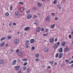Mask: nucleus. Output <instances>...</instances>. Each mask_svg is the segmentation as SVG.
<instances>
[{
  "label": "nucleus",
  "instance_id": "ddd939ff",
  "mask_svg": "<svg viewBox=\"0 0 73 73\" xmlns=\"http://www.w3.org/2000/svg\"><path fill=\"white\" fill-rule=\"evenodd\" d=\"M41 30V28L40 27H38L36 29V31L37 32H40Z\"/></svg>",
  "mask_w": 73,
  "mask_h": 73
},
{
  "label": "nucleus",
  "instance_id": "bf43d9fd",
  "mask_svg": "<svg viewBox=\"0 0 73 73\" xmlns=\"http://www.w3.org/2000/svg\"><path fill=\"white\" fill-rule=\"evenodd\" d=\"M66 1V0H62V2H63L64 3V2H65Z\"/></svg>",
  "mask_w": 73,
  "mask_h": 73
},
{
  "label": "nucleus",
  "instance_id": "9d476101",
  "mask_svg": "<svg viewBox=\"0 0 73 73\" xmlns=\"http://www.w3.org/2000/svg\"><path fill=\"white\" fill-rule=\"evenodd\" d=\"M27 19H31L32 18V15L31 14H29L27 16Z\"/></svg>",
  "mask_w": 73,
  "mask_h": 73
},
{
  "label": "nucleus",
  "instance_id": "b1692460",
  "mask_svg": "<svg viewBox=\"0 0 73 73\" xmlns=\"http://www.w3.org/2000/svg\"><path fill=\"white\" fill-rule=\"evenodd\" d=\"M7 38L8 39H11L12 38V36H8Z\"/></svg>",
  "mask_w": 73,
  "mask_h": 73
},
{
  "label": "nucleus",
  "instance_id": "2eb2a0df",
  "mask_svg": "<svg viewBox=\"0 0 73 73\" xmlns=\"http://www.w3.org/2000/svg\"><path fill=\"white\" fill-rule=\"evenodd\" d=\"M66 44V42H62V46H65V45Z\"/></svg>",
  "mask_w": 73,
  "mask_h": 73
},
{
  "label": "nucleus",
  "instance_id": "de8ad7c7",
  "mask_svg": "<svg viewBox=\"0 0 73 73\" xmlns=\"http://www.w3.org/2000/svg\"><path fill=\"white\" fill-rule=\"evenodd\" d=\"M51 15H52V16H54V15H55V13H51Z\"/></svg>",
  "mask_w": 73,
  "mask_h": 73
},
{
  "label": "nucleus",
  "instance_id": "09e8293b",
  "mask_svg": "<svg viewBox=\"0 0 73 73\" xmlns=\"http://www.w3.org/2000/svg\"><path fill=\"white\" fill-rule=\"evenodd\" d=\"M26 48H29V45H26Z\"/></svg>",
  "mask_w": 73,
  "mask_h": 73
},
{
  "label": "nucleus",
  "instance_id": "393cba45",
  "mask_svg": "<svg viewBox=\"0 0 73 73\" xmlns=\"http://www.w3.org/2000/svg\"><path fill=\"white\" fill-rule=\"evenodd\" d=\"M22 60L23 61H28V59H22Z\"/></svg>",
  "mask_w": 73,
  "mask_h": 73
},
{
  "label": "nucleus",
  "instance_id": "c756f323",
  "mask_svg": "<svg viewBox=\"0 0 73 73\" xmlns=\"http://www.w3.org/2000/svg\"><path fill=\"white\" fill-rule=\"evenodd\" d=\"M19 4H21V5H24V3L22 2H19Z\"/></svg>",
  "mask_w": 73,
  "mask_h": 73
},
{
  "label": "nucleus",
  "instance_id": "69168bd1",
  "mask_svg": "<svg viewBox=\"0 0 73 73\" xmlns=\"http://www.w3.org/2000/svg\"><path fill=\"white\" fill-rule=\"evenodd\" d=\"M11 31H11V30H10V31H9V33H10Z\"/></svg>",
  "mask_w": 73,
  "mask_h": 73
},
{
  "label": "nucleus",
  "instance_id": "603ef678",
  "mask_svg": "<svg viewBox=\"0 0 73 73\" xmlns=\"http://www.w3.org/2000/svg\"><path fill=\"white\" fill-rule=\"evenodd\" d=\"M48 31L49 30H48V29H46V30H45V32H48Z\"/></svg>",
  "mask_w": 73,
  "mask_h": 73
},
{
  "label": "nucleus",
  "instance_id": "052dcab7",
  "mask_svg": "<svg viewBox=\"0 0 73 73\" xmlns=\"http://www.w3.org/2000/svg\"><path fill=\"white\" fill-rule=\"evenodd\" d=\"M18 61L19 62H20V60L18 59Z\"/></svg>",
  "mask_w": 73,
  "mask_h": 73
},
{
  "label": "nucleus",
  "instance_id": "338daca9",
  "mask_svg": "<svg viewBox=\"0 0 73 73\" xmlns=\"http://www.w3.org/2000/svg\"><path fill=\"white\" fill-rule=\"evenodd\" d=\"M34 24H35V25H37V24L36 23H34Z\"/></svg>",
  "mask_w": 73,
  "mask_h": 73
},
{
  "label": "nucleus",
  "instance_id": "dca6fc26",
  "mask_svg": "<svg viewBox=\"0 0 73 73\" xmlns=\"http://www.w3.org/2000/svg\"><path fill=\"white\" fill-rule=\"evenodd\" d=\"M53 47L55 49H56V48H58V46L55 45Z\"/></svg>",
  "mask_w": 73,
  "mask_h": 73
},
{
  "label": "nucleus",
  "instance_id": "79ce46f5",
  "mask_svg": "<svg viewBox=\"0 0 73 73\" xmlns=\"http://www.w3.org/2000/svg\"><path fill=\"white\" fill-rule=\"evenodd\" d=\"M41 31L42 32L43 31H44V28H41Z\"/></svg>",
  "mask_w": 73,
  "mask_h": 73
},
{
  "label": "nucleus",
  "instance_id": "39448f33",
  "mask_svg": "<svg viewBox=\"0 0 73 73\" xmlns=\"http://www.w3.org/2000/svg\"><path fill=\"white\" fill-rule=\"evenodd\" d=\"M49 41L51 43H53V42H54V39L53 38H50L49 39Z\"/></svg>",
  "mask_w": 73,
  "mask_h": 73
},
{
  "label": "nucleus",
  "instance_id": "49530a36",
  "mask_svg": "<svg viewBox=\"0 0 73 73\" xmlns=\"http://www.w3.org/2000/svg\"><path fill=\"white\" fill-rule=\"evenodd\" d=\"M57 7H58V8H59V9H61V7H60V5H57Z\"/></svg>",
  "mask_w": 73,
  "mask_h": 73
},
{
  "label": "nucleus",
  "instance_id": "9b49d317",
  "mask_svg": "<svg viewBox=\"0 0 73 73\" xmlns=\"http://www.w3.org/2000/svg\"><path fill=\"white\" fill-rule=\"evenodd\" d=\"M29 29H30V28L29 27H26L25 28V29H24V30L25 31H28Z\"/></svg>",
  "mask_w": 73,
  "mask_h": 73
},
{
  "label": "nucleus",
  "instance_id": "5fc2aeb1",
  "mask_svg": "<svg viewBox=\"0 0 73 73\" xmlns=\"http://www.w3.org/2000/svg\"><path fill=\"white\" fill-rule=\"evenodd\" d=\"M57 41V38H55V42H56V41Z\"/></svg>",
  "mask_w": 73,
  "mask_h": 73
},
{
  "label": "nucleus",
  "instance_id": "bb28decb",
  "mask_svg": "<svg viewBox=\"0 0 73 73\" xmlns=\"http://www.w3.org/2000/svg\"><path fill=\"white\" fill-rule=\"evenodd\" d=\"M55 25L54 24L53 25H52L51 26V28H53L54 27V26Z\"/></svg>",
  "mask_w": 73,
  "mask_h": 73
},
{
  "label": "nucleus",
  "instance_id": "a878e982",
  "mask_svg": "<svg viewBox=\"0 0 73 73\" xmlns=\"http://www.w3.org/2000/svg\"><path fill=\"white\" fill-rule=\"evenodd\" d=\"M29 41L28 40H26V43H25V45H27L28 44V43L29 42Z\"/></svg>",
  "mask_w": 73,
  "mask_h": 73
},
{
  "label": "nucleus",
  "instance_id": "a19ab883",
  "mask_svg": "<svg viewBox=\"0 0 73 73\" xmlns=\"http://www.w3.org/2000/svg\"><path fill=\"white\" fill-rule=\"evenodd\" d=\"M23 69L24 70H25L27 69V67H24Z\"/></svg>",
  "mask_w": 73,
  "mask_h": 73
},
{
  "label": "nucleus",
  "instance_id": "1a4fd4ad",
  "mask_svg": "<svg viewBox=\"0 0 73 73\" xmlns=\"http://www.w3.org/2000/svg\"><path fill=\"white\" fill-rule=\"evenodd\" d=\"M20 66H16L15 67V69L16 70H18L20 68Z\"/></svg>",
  "mask_w": 73,
  "mask_h": 73
},
{
  "label": "nucleus",
  "instance_id": "4c0bfd02",
  "mask_svg": "<svg viewBox=\"0 0 73 73\" xmlns=\"http://www.w3.org/2000/svg\"><path fill=\"white\" fill-rule=\"evenodd\" d=\"M26 12L27 14H28L29 13H30V10H29L27 11H26Z\"/></svg>",
  "mask_w": 73,
  "mask_h": 73
},
{
  "label": "nucleus",
  "instance_id": "e433bc0d",
  "mask_svg": "<svg viewBox=\"0 0 73 73\" xmlns=\"http://www.w3.org/2000/svg\"><path fill=\"white\" fill-rule=\"evenodd\" d=\"M56 3H57V1L56 0H55L53 1L54 4H56Z\"/></svg>",
  "mask_w": 73,
  "mask_h": 73
},
{
  "label": "nucleus",
  "instance_id": "7c9ffc66",
  "mask_svg": "<svg viewBox=\"0 0 73 73\" xmlns=\"http://www.w3.org/2000/svg\"><path fill=\"white\" fill-rule=\"evenodd\" d=\"M33 11H36V10H37V9L36 7H34L33 8Z\"/></svg>",
  "mask_w": 73,
  "mask_h": 73
},
{
  "label": "nucleus",
  "instance_id": "473e14b6",
  "mask_svg": "<svg viewBox=\"0 0 73 73\" xmlns=\"http://www.w3.org/2000/svg\"><path fill=\"white\" fill-rule=\"evenodd\" d=\"M58 53H57L55 57L57 58L58 57Z\"/></svg>",
  "mask_w": 73,
  "mask_h": 73
},
{
  "label": "nucleus",
  "instance_id": "5701e85b",
  "mask_svg": "<svg viewBox=\"0 0 73 73\" xmlns=\"http://www.w3.org/2000/svg\"><path fill=\"white\" fill-rule=\"evenodd\" d=\"M65 61L66 62H67V63H69V60H68V59L66 60Z\"/></svg>",
  "mask_w": 73,
  "mask_h": 73
},
{
  "label": "nucleus",
  "instance_id": "72a5a7b5",
  "mask_svg": "<svg viewBox=\"0 0 73 73\" xmlns=\"http://www.w3.org/2000/svg\"><path fill=\"white\" fill-rule=\"evenodd\" d=\"M38 7H40L41 6V4L40 3H38Z\"/></svg>",
  "mask_w": 73,
  "mask_h": 73
},
{
  "label": "nucleus",
  "instance_id": "c85d7f7f",
  "mask_svg": "<svg viewBox=\"0 0 73 73\" xmlns=\"http://www.w3.org/2000/svg\"><path fill=\"white\" fill-rule=\"evenodd\" d=\"M13 49H11L10 50V53H13Z\"/></svg>",
  "mask_w": 73,
  "mask_h": 73
},
{
  "label": "nucleus",
  "instance_id": "f03ea898",
  "mask_svg": "<svg viewBox=\"0 0 73 73\" xmlns=\"http://www.w3.org/2000/svg\"><path fill=\"white\" fill-rule=\"evenodd\" d=\"M64 50L66 52H68L69 51V49L68 47H66L64 48Z\"/></svg>",
  "mask_w": 73,
  "mask_h": 73
},
{
  "label": "nucleus",
  "instance_id": "c03bdc74",
  "mask_svg": "<svg viewBox=\"0 0 73 73\" xmlns=\"http://www.w3.org/2000/svg\"><path fill=\"white\" fill-rule=\"evenodd\" d=\"M48 35V33H47L46 34H44L43 35V36H46L47 35Z\"/></svg>",
  "mask_w": 73,
  "mask_h": 73
},
{
  "label": "nucleus",
  "instance_id": "13d9d810",
  "mask_svg": "<svg viewBox=\"0 0 73 73\" xmlns=\"http://www.w3.org/2000/svg\"><path fill=\"white\" fill-rule=\"evenodd\" d=\"M57 44H58V45H60V42H58Z\"/></svg>",
  "mask_w": 73,
  "mask_h": 73
},
{
  "label": "nucleus",
  "instance_id": "f3484780",
  "mask_svg": "<svg viewBox=\"0 0 73 73\" xmlns=\"http://www.w3.org/2000/svg\"><path fill=\"white\" fill-rule=\"evenodd\" d=\"M27 73H29L30 72H31V70H30V69L29 68H28L27 70Z\"/></svg>",
  "mask_w": 73,
  "mask_h": 73
},
{
  "label": "nucleus",
  "instance_id": "e2e57ef3",
  "mask_svg": "<svg viewBox=\"0 0 73 73\" xmlns=\"http://www.w3.org/2000/svg\"><path fill=\"white\" fill-rule=\"evenodd\" d=\"M48 68H51V67H50V66H48Z\"/></svg>",
  "mask_w": 73,
  "mask_h": 73
},
{
  "label": "nucleus",
  "instance_id": "774afa93",
  "mask_svg": "<svg viewBox=\"0 0 73 73\" xmlns=\"http://www.w3.org/2000/svg\"><path fill=\"white\" fill-rule=\"evenodd\" d=\"M71 34H72V35H73V31L72 32Z\"/></svg>",
  "mask_w": 73,
  "mask_h": 73
},
{
  "label": "nucleus",
  "instance_id": "a211bd4d",
  "mask_svg": "<svg viewBox=\"0 0 73 73\" xmlns=\"http://www.w3.org/2000/svg\"><path fill=\"white\" fill-rule=\"evenodd\" d=\"M35 56L36 58H37L39 57V54H38V53H37L36 54H35Z\"/></svg>",
  "mask_w": 73,
  "mask_h": 73
},
{
  "label": "nucleus",
  "instance_id": "412c9836",
  "mask_svg": "<svg viewBox=\"0 0 73 73\" xmlns=\"http://www.w3.org/2000/svg\"><path fill=\"white\" fill-rule=\"evenodd\" d=\"M59 52H62V48H60L59 50Z\"/></svg>",
  "mask_w": 73,
  "mask_h": 73
},
{
  "label": "nucleus",
  "instance_id": "4d7b16f0",
  "mask_svg": "<svg viewBox=\"0 0 73 73\" xmlns=\"http://www.w3.org/2000/svg\"><path fill=\"white\" fill-rule=\"evenodd\" d=\"M23 34H21V35H20V36L21 37H23Z\"/></svg>",
  "mask_w": 73,
  "mask_h": 73
},
{
  "label": "nucleus",
  "instance_id": "6e6552de",
  "mask_svg": "<svg viewBox=\"0 0 73 73\" xmlns=\"http://www.w3.org/2000/svg\"><path fill=\"white\" fill-rule=\"evenodd\" d=\"M4 63V60L3 59L0 60V64H3Z\"/></svg>",
  "mask_w": 73,
  "mask_h": 73
},
{
  "label": "nucleus",
  "instance_id": "6e6d98bb",
  "mask_svg": "<svg viewBox=\"0 0 73 73\" xmlns=\"http://www.w3.org/2000/svg\"><path fill=\"white\" fill-rule=\"evenodd\" d=\"M13 25H16V23H13Z\"/></svg>",
  "mask_w": 73,
  "mask_h": 73
},
{
  "label": "nucleus",
  "instance_id": "aec40b11",
  "mask_svg": "<svg viewBox=\"0 0 73 73\" xmlns=\"http://www.w3.org/2000/svg\"><path fill=\"white\" fill-rule=\"evenodd\" d=\"M5 44V43H3L1 44L0 46H1V47H3V46H4V45Z\"/></svg>",
  "mask_w": 73,
  "mask_h": 73
},
{
  "label": "nucleus",
  "instance_id": "58836bf2",
  "mask_svg": "<svg viewBox=\"0 0 73 73\" xmlns=\"http://www.w3.org/2000/svg\"><path fill=\"white\" fill-rule=\"evenodd\" d=\"M35 61H40V60H39V59L38 58H36V59H35Z\"/></svg>",
  "mask_w": 73,
  "mask_h": 73
},
{
  "label": "nucleus",
  "instance_id": "0eeeda50",
  "mask_svg": "<svg viewBox=\"0 0 73 73\" xmlns=\"http://www.w3.org/2000/svg\"><path fill=\"white\" fill-rule=\"evenodd\" d=\"M30 42L31 44H33L35 42V40L33 39H32L30 40Z\"/></svg>",
  "mask_w": 73,
  "mask_h": 73
},
{
  "label": "nucleus",
  "instance_id": "3c124183",
  "mask_svg": "<svg viewBox=\"0 0 73 73\" xmlns=\"http://www.w3.org/2000/svg\"><path fill=\"white\" fill-rule=\"evenodd\" d=\"M20 51V50H19V49H17V50H16V52H19Z\"/></svg>",
  "mask_w": 73,
  "mask_h": 73
},
{
  "label": "nucleus",
  "instance_id": "6ab92c4d",
  "mask_svg": "<svg viewBox=\"0 0 73 73\" xmlns=\"http://www.w3.org/2000/svg\"><path fill=\"white\" fill-rule=\"evenodd\" d=\"M5 39V37H3L2 38H1V41H3V40H4Z\"/></svg>",
  "mask_w": 73,
  "mask_h": 73
},
{
  "label": "nucleus",
  "instance_id": "7ed1b4c3",
  "mask_svg": "<svg viewBox=\"0 0 73 73\" xmlns=\"http://www.w3.org/2000/svg\"><path fill=\"white\" fill-rule=\"evenodd\" d=\"M63 56V54L60 53L59 55V58H62Z\"/></svg>",
  "mask_w": 73,
  "mask_h": 73
},
{
  "label": "nucleus",
  "instance_id": "2f4dec72",
  "mask_svg": "<svg viewBox=\"0 0 73 73\" xmlns=\"http://www.w3.org/2000/svg\"><path fill=\"white\" fill-rule=\"evenodd\" d=\"M12 8H13V7H12V5H11L10 7V10L11 11H12Z\"/></svg>",
  "mask_w": 73,
  "mask_h": 73
},
{
  "label": "nucleus",
  "instance_id": "4468645a",
  "mask_svg": "<svg viewBox=\"0 0 73 73\" xmlns=\"http://www.w3.org/2000/svg\"><path fill=\"white\" fill-rule=\"evenodd\" d=\"M18 55L19 56H22L23 55V52H20L18 53Z\"/></svg>",
  "mask_w": 73,
  "mask_h": 73
},
{
  "label": "nucleus",
  "instance_id": "c9c22d12",
  "mask_svg": "<svg viewBox=\"0 0 73 73\" xmlns=\"http://www.w3.org/2000/svg\"><path fill=\"white\" fill-rule=\"evenodd\" d=\"M49 63L50 64H53V63L54 62V61H52H52H50L49 62Z\"/></svg>",
  "mask_w": 73,
  "mask_h": 73
},
{
  "label": "nucleus",
  "instance_id": "680f3d73",
  "mask_svg": "<svg viewBox=\"0 0 73 73\" xmlns=\"http://www.w3.org/2000/svg\"><path fill=\"white\" fill-rule=\"evenodd\" d=\"M28 64V63H27V62H25L24 64Z\"/></svg>",
  "mask_w": 73,
  "mask_h": 73
},
{
  "label": "nucleus",
  "instance_id": "20e7f679",
  "mask_svg": "<svg viewBox=\"0 0 73 73\" xmlns=\"http://www.w3.org/2000/svg\"><path fill=\"white\" fill-rule=\"evenodd\" d=\"M44 51L45 52H48V51H49V48H45L44 49Z\"/></svg>",
  "mask_w": 73,
  "mask_h": 73
},
{
  "label": "nucleus",
  "instance_id": "f8f14e48",
  "mask_svg": "<svg viewBox=\"0 0 73 73\" xmlns=\"http://www.w3.org/2000/svg\"><path fill=\"white\" fill-rule=\"evenodd\" d=\"M17 62V60H13V61L12 62V64H16V62Z\"/></svg>",
  "mask_w": 73,
  "mask_h": 73
},
{
  "label": "nucleus",
  "instance_id": "a18cd8bd",
  "mask_svg": "<svg viewBox=\"0 0 73 73\" xmlns=\"http://www.w3.org/2000/svg\"><path fill=\"white\" fill-rule=\"evenodd\" d=\"M69 38L70 39H71V35H69Z\"/></svg>",
  "mask_w": 73,
  "mask_h": 73
},
{
  "label": "nucleus",
  "instance_id": "cd10ccee",
  "mask_svg": "<svg viewBox=\"0 0 73 73\" xmlns=\"http://www.w3.org/2000/svg\"><path fill=\"white\" fill-rule=\"evenodd\" d=\"M5 15L7 16H9V13L8 12H6L5 14Z\"/></svg>",
  "mask_w": 73,
  "mask_h": 73
},
{
  "label": "nucleus",
  "instance_id": "f257e3e1",
  "mask_svg": "<svg viewBox=\"0 0 73 73\" xmlns=\"http://www.w3.org/2000/svg\"><path fill=\"white\" fill-rule=\"evenodd\" d=\"M19 40L17 39H15L14 40V43L17 44L19 43Z\"/></svg>",
  "mask_w": 73,
  "mask_h": 73
},
{
  "label": "nucleus",
  "instance_id": "0e129e2a",
  "mask_svg": "<svg viewBox=\"0 0 73 73\" xmlns=\"http://www.w3.org/2000/svg\"><path fill=\"white\" fill-rule=\"evenodd\" d=\"M9 27H11L12 26V25H11V24H9Z\"/></svg>",
  "mask_w": 73,
  "mask_h": 73
},
{
  "label": "nucleus",
  "instance_id": "f704fd0d",
  "mask_svg": "<svg viewBox=\"0 0 73 73\" xmlns=\"http://www.w3.org/2000/svg\"><path fill=\"white\" fill-rule=\"evenodd\" d=\"M15 14L16 15H17L19 14V11H16L15 12Z\"/></svg>",
  "mask_w": 73,
  "mask_h": 73
},
{
  "label": "nucleus",
  "instance_id": "423d86ee",
  "mask_svg": "<svg viewBox=\"0 0 73 73\" xmlns=\"http://www.w3.org/2000/svg\"><path fill=\"white\" fill-rule=\"evenodd\" d=\"M46 21H50V17L49 16H48L46 18Z\"/></svg>",
  "mask_w": 73,
  "mask_h": 73
},
{
  "label": "nucleus",
  "instance_id": "ea45409f",
  "mask_svg": "<svg viewBox=\"0 0 73 73\" xmlns=\"http://www.w3.org/2000/svg\"><path fill=\"white\" fill-rule=\"evenodd\" d=\"M35 49V48L34 46H33L31 48L32 50H34V49Z\"/></svg>",
  "mask_w": 73,
  "mask_h": 73
},
{
  "label": "nucleus",
  "instance_id": "8fccbe9b",
  "mask_svg": "<svg viewBox=\"0 0 73 73\" xmlns=\"http://www.w3.org/2000/svg\"><path fill=\"white\" fill-rule=\"evenodd\" d=\"M72 63H73V60H72V61H71L70 63L69 64H72Z\"/></svg>",
  "mask_w": 73,
  "mask_h": 73
},
{
  "label": "nucleus",
  "instance_id": "37998d69",
  "mask_svg": "<svg viewBox=\"0 0 73 73\" xmlns=\"http://www.w3.org/2000/svg\"><path fill=\"white\" fill-rule=\"evenodd\" d=\"M58 19V18L56 17V18H54V20L56 21V20H57Z\"/></svg>",
  "mask_w": 73,
  "mask_h": 73
},
{
  "label": "nucleus",
  "instance_id": "864d4df0",
  "mask_svg": "<svg viewBox=\"0 0 73 73\" xmlns=\"http://www.w3.org/2000/svg\"><path fill=\"white\" fill-rule=\"evenodd\" d=\"M34 18H36L37 17V16H36V15H35L34 16Z\"/></svg>",
  "mask_w": 73,
  "mask_h": 73
},
{
  "label": "nucleus",
  "instance_id": "4be33fe9",
  "mask_svg": "<svg viewBox=\"0 0 73 73\" xmlns=\"http://www.w3.org/2000/svg\"><path fill=\"white\" fill-rule=\"evenodd\" d=\"M24 10H25V9H24V7H22L21 9V11L22 12H23L24 11Z\"/></svg>",
  "mask_w": 73,
  "mask_h": 73
}]
</instances>
